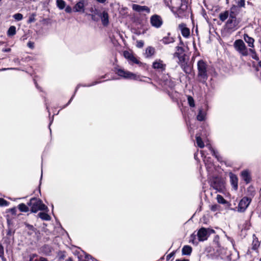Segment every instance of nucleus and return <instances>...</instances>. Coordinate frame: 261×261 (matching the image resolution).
I'll return each mask as SVG.
<instances>
[{
  "label": "nucleus",
  "instance_id": "26",
  "mask_svg": "<svg viewBox=\"0 0 261 261\" xmlns=\"http://www.w3.org/2000/svg\"><path fill=\"white\" fill-rule=\"evenodd\" d=\"M229 14L228 11H225L219 14V18L221 21H224L229 18Z\"/></svg>",
  "mask_w": 261,
  "mask_h": 261
},
{
  "label": "nucleus",
  "instance_id": "22",
  "mask_svg": "<svg viewBox=\"0 0 261 261\" xmlns=\"http://www.w3.org/2000/svg\"><path fill=\"white\" fill-rule=\"evenodd\" d=\"M206 115V113L205 111L202 108L200 109L197 116V120L200 121L204 120Z\"/></svg>",
  "mask_w": 261,
  "mask_h": 261
},
{
  "label": "nucleus",
  "instance_id": "49",
  "mask_svg": "<svg viewBox=\"0 0 261 261\" xmlns=\"http://www.w3.org/2000/svg\"><path fill=\"white\" fill-rule=\"evenodd\" d=\"M9 70H19V69L17 68H4L0 69V71Z\"/></svg>",
  "mask_w": 261,
  "mask_h": 261
},
{
  "label": "nucleus",
  "instance_id": "17",
  "mask_svg": "<svg viewBox=\"0 0 261 261\" xmlns=\"http://www.w3.org/2000/svg\"><path fill=\"white\" fill-rule=\"evenodd\" d=\"M133 10L137 12H142L145 11L147 13L150 12V9L145 6H140L137 4H134L132 7Z\"/></svg>",
  "mask_w": 261,
  "mask_h": 261
},
{
  "label": "nucleus",
  "instance_id": "2",
  "mask_svg": "<svg viewBox=\"0 0 261 261\" xmlns=\"http://www.w3.org/2000/svg\"><path fill=\"white\" fill-rule=\"evenodd\" d=\"M238 14V8L237 6H232L230 10V14L227 20L225 27L228 31L233 32L239 28L240 19L237 18Z\"/></svg>",
  "mask_w": 261,
  "mask_h": 261
},
{
  "label": "nucleus",
  "instance_id": "5",
  "mask_svg": "<svg viewBox=\"0 0 261 261\" xmlns=\"http://www.w3.org/2000/svg\"><path fill=\"white\" fill-rule=\"evenodd\" d=\"M233 47L235 50L242 56H247L249 52L252 54L255 53L254 49H248L244 41L241 39L236 40L233 43Z\"/></svg>",
  "mask_w": 261,
  "mask_h": 261
},
{
  "label": "nucleus",
  "instance_id": "64",
  "mask_svg": "<svg viewBox=\"0 0 261 261\" xmlns=\"http://www.w3.org/2000/svg\"><path fill=\"white\" fill-rule=\"evenodd\" d=\"M175 261H188V260H186V259H184V260L176 259Z\"/></svg>",
  "mask_w": 261,
  "mask_h": 261
},
{
  "label": "nucleus",
  "instance_id": "21",
  "mask_svg": "<svg viewBox=\"0 0 261 261\" xmlns=\"http://www.w3.org/2000/svg\"><path fill=\"white\" fill-rule=\"evenodd\" d=\"M90 258L93 261L95 260L94 258L92 257L90 255L86 254L84 251L82 252V254L78 256V261H89Z\"/></svg>",
  "mask_w": 261,
  "mask_h": 261
},
{
  "label": "nucleus",
  "instance_id": "37",
  "mask_svg": "<svg viewBox=\"0 0 261 261\" xmlns=\"http://www.w3.org/2000/svg\"><path fill=\"white\" fill-rule=\"evenodd\" d=\"M25 227L29 230L31 231V232H29L30 234H31L33 232H35V229L34 226L32 225H30L26 222L24 223Z\"/></svg>",
  "mask_w": 261,
  "mask_h": 261
},
{
  "label": "nucleus",
  "instance_id": "60",
  "mask_svg": "<svg viewBox=\"0 0 261 261\" xmlns=\"http://www.w3.org/2000/svg\"><path fill=\"white\" fill-rule=\"evenodd\" d=\"M53 120H54V116L52 117V118L51 119H50V123H49V126H50V125H51V123L53 121Z\"/></svg>",
  "mask_w": 261,
  "mask_h": 261
},
{
  "label": "nucleus",
  "instance_id": "10",
  "mask_svg": "<svg viewBox=\"0 0 261 261\" xmlns=\"http://www.w3.org/2000/svg\"><path fill=\"white\" fill-rule=\"evenodd\" d=\"M151 25L156 29L160 28L163 23L162 17L157 14H154L151 16L150 19Z\"/></svg>",
  "mask_w": 261,
  "mask_h": 261
},
{
  "label": "nucleus",
  "instance_id": "36",
  "mask_svg": "<svg viewBox=\"0 0 261 261\" xmlns=\"http://www.w3.org/2000/svg\"><path fill=\"white\" fill-rule=\"evenodd\" d=\"M128 61L130 64H139L140 63V62L134 55L131 57Z\"/></svg>",
  "mask_w": 261,
  "mask_h": 261
},
{
  "label": "nucleus",
  "instance_id": "18",
  "mask_svg": "<svg viewBox=\"0 0 261 261\" xmlns=\"http://www.w3.org/2000/svg\"><path fill=\"white\" fill-rule=\"evenodd\" d=\"M178 28L181 31L182 35L186 38H188L190 35V30L186 27L185 23L179 24Z\"/></svg>",
  "mask_w": 261,
  "mask_h": 261
},
{
  "label": "nucleus",
  "instance_id": "43",
  "mask_svg": "<svg viewBox=\"0 0 261 261\" xmlns=\"http://www.w3.org/2000/svg\"><path fill=\"white\" fill-rule=\"evenodd\" d=\"M123 55H124V57L127 59L128 60H129V59L131 58V57L133 56V54L130 53L129 51H124L123 53Z\"/></svg>",
  "mask_w": 261,
  "mask_h": 261
},
{
  "label": "nucleus",
  "instance_id": "54",
  "mask_svg": "<svg viewBox=\"0 0 261 261\" xmlns=\"http://www.w3.org/2000/svg\"><path fill=\"white\" fill-rule=\"evenodd\" d=\"M2 51L3 52H10L11 51L10 48H3Z\"/></svg>",
  "mask_w": 261,
  "mask_h": 261
},
{
  "label": "nucleus",
  "instance_id": "20",
  "mask_svg": "<svg viewBox=\"0 0 261 261\" xmlns=\"http://www.w3.org/2000/svg\"><path fill=\"white\" fill-rule=\"evenodd\" d=\"M243 39L250 48H254V39L253 38L249 36L248 34H245L243 36Z\"/></svg>",
  "mask_w": 261,
  "mask_h": 261
},
{
  "label": "nucleus",
  "instance_id": "42",
  "mask_svg": "<svg viewBox=\"0 0 261 261\" xmlns=\"http://www.w3.org/2000/svg\"><path fill=\"white\" fill-rule=\"evenodd\" d=\"M35 16H36L35 14H34V13L32 14L29 17L28 22L29 23H30L34 22L36 20L35 18Z\"/></svg>",
  "mask_w": 261,
  "mask_h": 261
},
{
  "label": "nucleus",
  "instance_id": "32",
  "mask_svg": "<svg viewBox=\"0 0 261 261\" xmlns=\"http://www.w3.org/2000/svg\"><path fill=\"white\" fill-rule=\"evenodd\" d=\"M56 4H57V7L60 10L63 9L64 8H65V6H66V3L63 0H57Z\"/></svg>",
  "mask_w": 261,
  "mask_h": 261
},
{
  "label": "nucleus",
  "instance_id": "44",
  "mask_svg": "<svg viewBox=\"0 0 261 261\" xmlns=\"http://www.w3.org/2000/svg\"><path fill=\"white\" fill-rule=\"evenodd\" d=\"M9 204V202L4 199L0 198V206H7Z\"/></svg>",
  "mask_w": 261,
  "mask_h": 261
},
{
  "label": "nucleus",
  "instance_id": "1",
  "mask_svg": "<svg viewBox=\"0 0 261 261\" xmlns=\"http://www.w3.org/2000/svg\"><path fill=\"white\" fill-rule=\"evenodd\" d=\"M184 43L180 41L179 45L177 46L176 51L174 53V57L178 58V64L180 65L183 71L187 74H189L191 72V67L188 63V59L185 54V49L183 47Z\"/></svg>",
  "mask_w": 261,
  "mask_h": 261
},
{
  "label": "nucleus",
  "instance_id": "7",
  "mask_svg": "<svg viewBox=\"0 0 261 261\" xmlns=\"http://www.w3.org/2000/svg\"><path fill=\"white\" fill-rule=\"evenodd\" d=\"M116 73L124 79H132L136 81H142L141 76L137 75L122 68H116Z\"/></svg>",
  "mask_w": 261,
  "mask_h": 261
},
{
  "label": "nucleus",
  "instance_id": "47",
  "mask_svg": "<svg viewBox=\"0 0 261 261\" xmlns=\"http://www.w3.org/2000/svg\"><path fill=\"white\" fill-rule=\"evenodd\" d=\"M65 12L68 13H70L73 11V9H72V8L70 6H67L66 7L65 6Z\"/></svg>",
  "mask_w": 261,
  "mask_h": 261
},
{
  "label": "nucleus",
  "instance_id": "61",
  "mask_svg": "<svg viewBox=\"0 0 261 261\" xmlns=\"http://www.w3.org/2000/svg\"><path fill=\"white\" fill-rule=\"evenodd\" d=\"M258 246V242H257L253 246V249L256 248L257 246Z\"/></svg>",
  "mask_w": 261,
  "mask_h": 261
},
{
  "label": "nucleus",
  "instance_id": "52",
  "mask_svg": "<svg viewBox=\"0 0 261 261\" xmlns=\"http://www.w3.org/2000/svg\"><path fill=\"white\" fill-rule=\"evenodd\" d=\"M225 236L226 237L227 240L230 242L231 245L232 246H233V239L232 238H231L230 237L227 236L226 234L225 235Z\"/></svg>",
  "mask_w": 261,
  "mask_h": 261
},
{
  "label": "nucleus",
  "instance_id": "33",
  "mask_svg": "<svg viewBox=\"0 0 261 261\" xmlns=\"http://www.w3.org/2000/svg\"><path fill=\"white\" fill-rule=\"evenodd\" d=\"M217 247L218 249L217 251L219 252L220 254L227 255L226 249L224 247H222L218 242H217Z\"/></svg>",
  "mask_w": 261,
  "mask_h": 261
},
{
  "label": "nucleus",
  "instance_id": "11",
  "mask_svg": "<svg viewBox=\"0 0 261 261\" xmlns=\"http://www.w3.org/2000/svg\"><path fill=\"white\" fill-rule=\"evenodd\" d=\"M251 199L249 197H244L240 201L238 207V211L243 212L250 203Z\"/></svg>",
  "mask_w": 261,
  "mask_h": 261
},
{
  "label": "nucleus",
  "instance_id": "9",
  "mask_svg": "<svg viewBox=\"0 0 261 261\" xmlns=\"http://www.w3.org/2000/svg\"><path fill=\"white\" fill-rule=\"evenodd\" d=\"M211 232H214V230L204 227L201 228L197 232V236L199 241H204L207 240Z\"/></svg>",
  "mask_w": 261,
  "mask_h": 261
},
{
  "label": "nucleus",
  "instance_id": "8",
  "mask_svg": "<svg viewBox=\"0 0 261 261\" xmlns=\"http://www.w3.org/2000/svg\"><path fill=\"white\" fill-rule=\"evenodd\" d=\"M200 153L201 154V156L203 158V161L205 163V165L208 174L209 175L214 174L216 170V167L214 166L213 163L212 162L211 159L210 158L206 157V156L204 154L203 150H201Z\"/></svg>",
  "mask_w": 261,
  "mask_h": 261
},
{
  "label": "nucleus",
  "instance_id": "53",
  "mask_svg": "<svg viewBox=\"0 0 261 261\" xmlns=\"http://www.w3.org/2000/svg\"><path fill=\"white\" fill-rule=\"evenodd\" d=\"M196 239V235L194 234H192L191 236V239H190V242H192L193 243H194V240Z\"/></svg>",
  "mask_w": 261,
  "mask_h": 261
},
{
  "label": "nucleus",
  "instance_id": "50",
  "mask_svg": "<svg viewBox=\"0 0 261 261\" xmlns=\"http://www.w3.org/2000/svg\"><path fill=\"white\" fill-rule=\"evenodd\" d=\"M27 46H28L29 48L33 49V48L34 47V42H33L29 41V42L27 43Z\"/></svg>",
  "mask_w": 261,
  "mask_h": 261
},
{
  "label": "nucleus",
  "instance_id": "48",
  "mask_svg": "<svg viewBox=\"0 0 261 261\" xmlns=\"http://www.w3.org/2000/svg\"><path fill=\"white\" fill-rule=\"evenodd\" d=\"M4 254V247L0 243V258L3 257Z\"/></svg>",
  "mask_w": 261,
  "mask_h": 261
},
{
  "label": "nucleus",
  "instance_id": "30",
  "mask_svg": "<svg viewBox=\"0 0 261 261\" xmlns=\"http://www.w3.org/2000/svg\"><path fill=\"white\" fill-rule=\"evenodd\" d=\"M29 261H47V260L43 257H37V255L33 254L30 256Z\"/></svg>",
  "mask_w": 261,
  "mask_h": 261
},
{
  "label": "nucleus",
  "instance_id": "24",
  "mask_svg": "<svg viewBox=\"0 0 261 261\" xmlns=\"http://www.w3.org/2000/svg\"><path fill=\"white\" fill-rule=\"evenodd\" d=\"M45 212H40L38 214V217L42 220L49 221L50 220V216L47 214L48 212L45 211Z\"/></svg>",
  "mask_w": 261,
  "mask_h": 261
},
{
  "label": "nucleus",
  "instance_id": "16",
  "mask_svg": "<svg viewBox=\"0 0 261 261\" xmlns=\"http://www.w3.org/2000/svg\"><path fill=\"white\" fill-rule=\"evenodd\" d=\"M230 182L232 188L236 191L238 188V178L236 175L232 173L229 174Z\"/></svg>",
  "mask_w": 261,
  "mask_h": 261
},
{
  "label": "nucleus",
  "instance_id": "4",
  "mask_svg": "<svg viewBox=\"0 0 261 261\" xmlns=\"http://www.w3.org/2000/svg\"><path fill=\"white\" fill-rule=\"evenodd\" d=\"M207 66L203 60H200L197 63V80L200 83L205 84L208 78Z\"/></svg>",
  "mask_w": 261,
  "mask_h": 261
},
{
  "label": "nucleus",
  "instance_id": "45",
  "mask_svg": "<svg viewBox=\"0 0 261 261\" xmlns=\"http://www.w3.org/2000/svg\"><path fill=\"white\" fill-rule=\"evenodd\" d=\"M165 85L168 86L171 88L174 86V83L173 82H171V80H168L165 81Z\"/></svg>",
  "mask_w": 261,
  "mask_h": 261
},
{
  "label": "nucleus",
  "instance_id": "59",
  "mask_svg": "<svg viewBox=\"0 0 261 261\" xmlns=\"http://www.w3.org/2000/svg\"><path fill=\"white\" fill-rule=\"evenodd\" d=\"M248 191H254V188L253 187H250L248 188Z\"/></svg>",
  "mask_w": 261,
  "mask_h": 261
},
{
  "label": "nucleus",
  "instance_id": "39",
  "mask_svg": "<svg viewBox=\"0 0 261 261\" xmlns=\"http://www.w3.org/2000/svg\"><path fill=\"white\" fill-rule=\"evenodd\" d=\"M188 101L189 106L191 107H195V102L193 98L191 96H188Z\"/></svg>",
  "mask_w": 261,
  "mask_h": 261
},
{
  "label": "nucleus",
  "instance_id": "62",
  "mask_svg": "<svg viewBox=\"0 0 261 261\" xmlns=\"http://www.w3.org/2000/svg\"><path fill=\"white\" fill-rule=\"evenodd\" d=\"M14 62L15 63H18L19 62V59L18 58H15L14 59Z\"/></svg>",
  "mask_w": 261,
  "mask_h": 261
},
{
  "label": "nucleus",
  "instance_id": "58",
  "mask_svg": "<svg viewBox=\"0 0 261 261\" xmlns=\"http://www.w3.org/2000/svg\"><path fill=\"white\" fill-rule=\"evenodd\" d=\"M96 1L98 3H101V4H103L107 1V0H96Z\"/></svg>",
  "mask_w": 261,
  "mask_h": 261
},
{
  "label": "nucleus",
  "instance_id": "15",
  "mask_svg": "<svg viewBox=\"0 0 261 261\" xmlns=\"http://www.w3.org/2000/svg\"><path fill=\"white\" fill-rule=\"evenodd\" d=\"M101 18L102 24L103 26H107L109 23V16L107 11H103L99 14Z\"/></svg>",
  "mask_w": 261,
  "mask_h": 261
},
{
  "label": "nucleus",
  "instance_id": "31",
  "mask_svg": "<svg viewBox=\"0 0 261 261\" xmlns=\"http://www.w3.org/2000/svg\"><path fill=\"white\" fill-rule=\"evenodd\" d=\"M16 27L14 25L11 26L8 31H7V35L8 36H13L16 34Z\"/></svg>",
  "mask_w": 261,
  "mask_h": 261
},
{
  "label": "nucleus",
  "instance_id": "6",
  "mask_svg": "<svg viewBox=\"0 0 261 261\" xmlns=\"http://www.w3.org/2000/svg\"><path fill=\"white\" fill-rule=\"evenodd\" d=\"M211 187L216 191V193L219 192L225 194V188L223 179L219 176H212L210 180Z\"/></svg>",
  "mask_w": 261,
  "mask_h": 261
},
{
  "label": "nucleus",
  "instance_id": "28",
  "mask_svg": "<svg viewBox=\"0 0 261 261\" xmlns=\"http://www.w3.org/2000/svg\"><path fill=\"white\" fill-rule=\"evenodd\" d=\"M18 208L20 212L25 213L29 212L30 209L29 206H27L24 203L19 204L18 205Z\"/></svg>",
  "mask_w": 261,
  "mask_h": 261
},
{
  "label": "nucleus",
  "instance_id": "55",
  "mask_svg": "<svg viewBox=\"0 0 261 261\" xmlns=\"http://www.w3.org/2000/svg\"><path fill=\"white\" fill-rule=\"evenodd\" d=\"M174 255V253H170L169 254H168L167 256V260H169L170 259V258L171 257H172Z\"/></svg>",
  "mask_w": 261,
  "mask_h": 261
},
{
  "label": "nucleus",
  "instance_id": "14",
  "mask_svg": "<svg viewBox=\"0 0 261 261\" xmlns=\"http://www.w3.org/2000/svg\"><path fill=\"white\" fill-rule=\"evenodd\" d=\"M85 1L80 0L73 7V11L83 13L85 11Z\"/></svg>",
  "mask_w": 261,
  "mask_h": 261
},
{
  "label": "nucleus",
  "instance_id": "23",
  "mask_svg": "<svg viewBox=\"0 0 261 261\" xmlns=\"http://www.w3.org/2000/svg\"><path fill=\"white\" fill-rule=\"evenodd\" d=\"M155 53V49L152 46H148L145 50V56L146 58L151 57Z\"/></svg>",
  "mask_w": 261,
  "mask_h": 261
},
{
  "label": "nucleus",
  "instance_id": "3",
  "mask_svg": "<svg viewBox=\"0 0 261 261\" xmlns=\"http://www.w3.org/2000/svg\"><path fill=\"white\" fill-rule=\"evenodd\" d=\"M28 205L30 207L32 213H37L39 211L48 212L47 206L39 198L36 197L32 198L29 202L28 203Z\"/></svg>",
  "mask_w": 261,
  "mask_h": 261
},
{
  "label": "nucleus",
  "instance_id": "41",
  "mask_svg": "<svg viewBox=\"0 0 261 261\" xmlns=\"http://www.w3.org/2000/svg\"><path fill=\"white\" fill-rule=\"evenodd\" d=\"M217 201L219 203L227 204L228 202L223 198V197H217Z\"/></svg>",
  "mask_w": 261,
  "mask_h": 261
},
{
  "label": "nucleus",
  "instance_id": "12",
  "mask_svg": "<svg viewBox=\"0 0 261 261\" xmlns=\"http://www.w3.org/2000/svg\"><path fill=\"white\" fill-rule=\"evenodd\" d=\"M152 66L153 69L163 72L165 70L166 65L161 59H156L153 62Z\"/></svg>",
  "mask_w": 261,
  "mask_h": 261
},
{
  "label": "nucleus",
  "instance_id": "34",
  "mask_svg": "<svg viewBox=\"0 0 261 261\" xmlns=\"http://www.w3.org/2000/svg\"><path fill=\"white\" fill-rule=\"evenodd\" d=\"M236 4L237 5H234L237 7V8L245 7V0H235ZM239 10L238 9V12Z\"/></svg>",
  "mask_w": 261,
  "mask_h": 261
},
{
  "label": "nucleus",
  "instance_id": "46",
  "mask_svg": "<svg viewBox=\"0 0 261 261\" xmlns=\"http://www.w3.org/2000/svg\"><path fill=\"white\" fill-rule=\"evenodd\" d=\"M137 47L138 48H142L144 46V42L142 40H139L137 41Z\"/></svg>",
  "mask_w": 261,
  "mask_h": 261
},
{
  "label": "nucleus",
  "instance_id": "63",
  "mask_svg": "<svg viewBox=\"0 0 261 261\" xmlns=\"http://www.w3.org/2000/svg\"><path fill=\"white\" fill-rule=\"evenodd\" d=\"M65 261H73L72 258L71 257H69Z\"/></svg>",
  "mask_w": 261,
  "mask_h": 261
},
{
  "label": "nucleus",
  "instance_id": "25",
  "mask_svg": "<svg viewBox=\"0 0 261 261\" xmlns=\"http://www.w3.org/2000/svg\"><path fill=\"white\" fill-rule=\"evenodd\" d=\"M162 41L164 44H168L174 42V39L172 37L170 36V33H168L167 36L164 37Z\"/></svg>",
  "mask_w": 261,
  "mask_h": 261
},
{
  "label": "nucleus",
  "instance_id": "56",
  "mask_svg": "<svg viewBox=\"0 0 261 261\" xmlns=\"http://www.w3.org/2000/svg\"><path fill=\"white\" fill-rule=\"evenodd\" d=\"M34 194L36 196H38L39 194H41L40 190H36L34 191Z\"/></svg>",
  "mask_w": 261,
  "mask_h": 261
},
{
  "label": "nucleus",
  "instance_id": "51",
  "mask_svg": "<svg viewBox=\"0 0 261 261\" xmlns=\"http://www.w3.org/2000/svg\"><path fill=\"white\" fill-rule=\"evenodd\" d=\"M10 211L12 215H15L16 214L17 209L16 207H13L10 210Z\"/></svg>",
  "mask_w": 261,
  "mask_h": 261
},
{
  "label": "nucleus",
  "instance_id": "27",
  "mask_svg": "<svg viewBox=\"0 0 261 261\" xmlns=\"http://www.w3.org/2000/svg\"><path fill=\"white\" fill-rule=\"evenodd\" d=\"M192 247L188 245H185L182 249V253L183 255H190L191 253Z\"/></svg>",
  "mask_w": 261,
  "mask_h": 261
},
{
  "label": "nucleus",
  "instance_id": "38",
  "mask_svg": "<svg viewBox=\"0 0 261 261\" xmlns=\"http://www.w3.org/2000/svg\"><path fill=\"white\" fill-rule=\"evenodd\" d=\"M206 147L209 149L211 153L219 160L217 152L212 148V147L210 145H206Z\"/></svg>",
  "mask_w": 261,
  "mask_h": 261
},
{
  "label": "nucleus",
  "instance_id": "35",
  "mask_svg": "<svg viewBox=\"0 0 261 261\" xmlns=\"http://www.w3.org/2000/svg\"><path fill=\"white\" fill-rule=\"evenodd\" d=\"M196 144L199 147H200L201 148H202L204 147V144L200 136H196Z\"/></svg>",
  "mask_w": 261,
  "mask_h": 261
},
{
  "label": "nucleus",
  "instance_id": "57",
  "mask_svg": "<svg viewBox=\"0 0 261 261\" xmlns=\"http://www.w3.org/2000/svg\"><path fill=\"white\" fill-rule=\"evenodd\" d=\"M217 206L216 205H212L211 207V210L213 211H216L217 210Z\"/></svg>",
  "mask_w": 261,
  "mask_h": 261
},
{
  "label": "nucleus",
  "instance_id": "40",
  "mask_svg": "<svg viewBox=\"0 0 261 261\" xmlns=\"http://www.w3.org/2000/svg\"><path fill=\"white\" fill-rule=\"evenodd\" d=\"M13 17L16 21L21 20L23 18V15L21 13H16L13 15Z\"/></svg>",
  "mask_w": 261,
  "mask_h": 261
},
{
  "label": "nucleus",
  "instance_id": "13",
  "mask_svg": "<svg viewBox=\"0 0 261 261\" xmlns=\"http://www.w3.org/2000/svg\"><path fill=\"white\" fill-rule=\"evenodd\" d=\"M101 82L100 81H95V82H93V83H92L91 84H88V85H86V84H84V85H81V84H79L76 88H75V91L74 92V94H73V95L72 96V97H71V98L69 99V100L68 101V103L62 107L61 108V109H64L65 108H66L67 106H68L71 102V101L72 100V99H73L75 95V93L76 92H77L78 89L81 87V86H82V87H91V86H94V85H95L98 83H100Z\"/></svg>",
  "mask_w": 261,
  "mask_h": 261
},
{
  "label": "nucleus",
  "instance_id": "19",
  "mask_svg": "<svg viewBox=\"0 0 261 261\" xmlns=\"http://www.w3.org/2000/svg\"><path fill=\"white\" fill-rule=\"evenodd\" d=\"M242 179L246 183L249 184L251 180L250 172L247 170H244L242 171L241 174Z\"/></svg>",
  "mask_w": 261,
  "mask_h": 261
},
{
  "label": "nucleus",
  "instance_id": "29",
  "mask_svg": "<svg viewBox=\"0 0 261 261\" xmlns=\"http://www.w3.org/2000/svg\"><path fill=\"white\" fill-rule=\"evenodd\" d=\"M42 251L46 255H49L52 251V248L48 245H45L42 248Z\"/></svg>",
  "mask_w": 261,
  "mask_h": 261
}]
</instances>
